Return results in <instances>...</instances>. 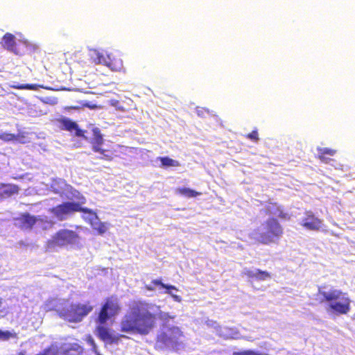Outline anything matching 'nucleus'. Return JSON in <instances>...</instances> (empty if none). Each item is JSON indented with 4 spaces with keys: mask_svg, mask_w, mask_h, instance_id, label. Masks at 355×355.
<instances>
[{
    "mask_svg": "<svg viewBox=\"0 0 355 355\" xmlns=\"http://www.w3.org/2000/svg\"><path fill=\"white\" fill-rule=\"evenodd\" d=\"M88 343H89L91 345L92 352L94 353H96L97 352V346H96L94 339L92 337L89 338Z\"/></svg>",
    "mask_w": 355,
    "mask_h": 355,
    "instance_id": "nucleus-29",
    "label": "nucleus"
},
{
    "mask_svg": "<svg viewBox=\"0 0 355 355\" xmlns=\"http://www.w3.org/2000/svg\"><path fill=\"white\" fill-rule=\"evenodd\" d=\"M159 160L162 163V166H166V167H178L180 166V164L178 161L168 157H162L159 158Z\"/></svg>",
    "mask_w": 355,
    "mask_h": 355,
    "instance_id": "nucleus-23",
    "label": "nucleus"
},
{
    "mask_svg": "<svg viewBox=\"0 0 355 355\" xmlns=\"http://www.w3.org/2000/svg\"><path fill=\"white\" fill-rule=\"evenodd\" d=\"M151 284H153L154 286H161L162 288H164V286H165V284L162 283L160 279H153L152 280Z\"/></svg>",
    "mask_w": 355,
    "mask_h": 355,
    "instance_id": "nucleus-32",
    "label": "nucleus"
},
{
    "mask_svg": "<svg viewBox=\"0 0 355 355\" xmlns=\"http://www.w3.org/2000/svg\"><path fill=\"white\" fill-rule=\"evenodd\" d=\"M182 336L183 333L180 329L173 326L158 334L156 342L160 347L175 349L181 343L180 339Z\"/></svg>",
    "mask_w": 355,
    "mask_h": 355,
    "instance_id": "nucleus-8",
    "label": "nucleus"
},
{
    "mask_svg": "<svg viewBox=\"0 0 355 355\" xmlns=\"http://www.w3.org/2000/svg\"><path fill=\"white\" fill-rule=\"evenodd\" d=\"M50 212L62 221L75 212L92 213V209L82 207L78 202H65L50 209Z\"/></svg>",
    "mask_w": 355,
    "mask_h": 355,
    "instance_id": "nucleus-7",
    "label": "nucleus"
},
{
    "mask_svg": "<svg viewBox=\"0 0 355 355\" xmlns=\"http://www.w3.org/2000/svg\"><path fill=\"white\" fill-rule=\"evenodd\" d=\"M52 302H53V300H51L50 301L48 302V303L46 304L45 309L46 311H51L53 309L51 307H50V306H49V304H51Z\"/></svg>",
    "mask_w": 355,
    "mask_h": 355,
    "instance_id": "nucleus-35",
    "label": "nucleus"
},
{
    "mask_svg": "<svg viewBox=\"0 0 355 355\" xmlns=\"http://www.w3.org/2000/svg\"><path fill=\"white\" fill-rule=\"evenodd\" d=\"M264 212L271 216L270 218H274V216H277L280 218L286 219L288 218V214L284 213L276 204L269 203L266 205L264 209H263Z\"/></svg>",
    "mask_w": 355,
    "mask_h": 355,
    "instance_id": "nucleus-16",
    "label": "nucleus"
},
{
    "mask_svg": "<svg viewBox=\"0 0 355 355\" xmlns=\"http://www.w3.org/2000/svg\"><path fill=\"white\" fill-rule=\"evenodd\" d=\"M318 297L329 314L340 315L350 311L351 300L347 293L340 290L332 287H319Z\"/></svg>",
    "mask_w": 355,
    "mask_h": 355,
    "instance_id": "nucleus-2",
    "label": "nucleus"
},
{
    "mask_svg": "<svg viewBox=\"0 0 355 355\" xmlns=\"http://www.w3.org/2000/svg\"><path fill=\"white\" fill-rule=\"evenodd\" d=\"M58 121L61 125V130L70 132L71 133L74 132V135L76 137L87 139L85 135V133L87 131L80 129L75 121H73L71 119L65 117L58 119Z\"/></svg>",
    "mask_w": 355,
    "mask_h": 355,
    "instance_id": "nucleus-11",
    "label": "nucleus"
},
{
    "mask_svg": "<svg viewBox=\"0 0 355 355\" xmlns=\"http://www.w3.org/2000/svg\"><path fill=\"white\" fill-rule=\"evenodd\" d=\"M205 112H206V110H205L203 109H201V110L197 109V113H198V116H202Z\"/></svg>",
    "mask_w": 355,
    "mask_h": 355,
    "instance_id": "nucleus-36",
    "label": "nucleus"
},
{
    "mask_svg": "<svg viewBox=\"0 0 355 355\" xmlns=\"http://www.w3.org/2000/svg\"><path fill=\"white\" fill-rule=\"evenodd\" d=\"M16 334H12L9 331H2L0 329V340H7L11 338H15Z\"/></svg>",
    "mask_w": 355,
    "mask_h": 355,
    "instance_id": "nucleus-26",
    "label": "nucleus"
},
{
    "mask_svg": "<svg viewBox=\"0 0 355 355\" xmlns=\"http://www.w3.org/2000/svg\"><path fill=\"white\" fill-rule=\"evenodd\" d=\"M86 93L87 94H94V92H87Z\"/></svg>",
    "mask_w": 355,
    "mask_h": 355,
    "instance_id": "nucleus-41",
    "label": "nucleus"
},
{
    "mask_svg": "<svg viewBox=\"0 0 355 355\" xmlns=\"http://www.w3.org/2000/svg\"><path fill=\"white\" fill-rule=\"evenodd\" d=\"M176 193L187 198H195L201 195L200 192L186 187L176 189Z\"/></svg>",
    "mask_w": 355,
    "mask_h": 355,
    "instance_id": "nucleus-21",
    "label": "nucleus"
},
{
    "mask_svg": "<svg viewBox=\"0 0 355 355\" xmlns=\"http://www.w3.org/2000/svg\"><path fill=\"white\" fill-rule=\"evenodd\" d=\"M234 355H244V352L234 353Z\"/></svg>",
    "mask_w": 355,
    "mask_h": 355,
    "instance_id": "nucleus-39",
    "label": "nucleus"
},
{
    "mask_svg": "<svg viewBox=\"0 0 355 355\" xmlns=\"http://www.w3.org/2000/svg\"><path fill=\"white\" fill-rule=\"evenodd\" d=\"M245 355H266V354L260 353L259 352H255L253 350H245Z\"/></svg>",
    "mask_w": 355,
    "mask_h": 355,
    "instance_id": "nucleus-33",
    "label": "nucleus"
},
{
    "mask_svg": "<svg viewBox=\"0 0 355 355\" xmlns=\"http://www.w3.org/2000/svg\"><path fill=\"white\" fill-rule=\"evenodd\" d=\"M283 234V228L275 218H268L261 228L249 234L253 239L263 244L276 243Z\"/></svg>",
    "mask_w": 355,
    "mask_h": 355,
    "instance_id": "nucleus-3",
    "label": "nucleus"
},
{
    "mask_svg": "<svg viewBox=\"0 0 355 355\" xmlns=\"http://www.w3.org/2000/svg\"><path fill=\"white\" fill-rule=\"evenodd\" d=\"M146 301L132 302L120 322V331L125 333L147 335L156 326L157 315L150 311Z\"/></svg>",
    "mask_w": 355,
    "mask_h": 355,
    "instance_id": "nucleus-1",
    "label": "nucleus"
},
{
    "mask_svg": "<svg viewBox=\"0 0 355 355\" xmlns=\"http://www.w3.org/2000/svg\"><path fill=\"white\" fill-rule=\"evenodd\" d=\"M318 153L320 154V159L325 163H328L329 161H331V159L327 158L324 157V155H334L335 153V150L327 148H318Z\"/></svg>",
    "mask_w": 355,
    "mask_h": 355,
    "instance_id": "nucleus-22",
    "label": "nucleus"
},
{
    "mask_svg": "<svg viewBox=\"0 0 355 355\" xmlns=\"http://www.w3.org/2000/svg\"><path fill=\"white\" fill-rule=\"evenodd\" d=\"M15 137L13 135L11 134H3L0 135V138L5 140V141H9Z\"/></svg>",
    "mask_w": 355,
    "mask_h": 355,
    "instance_id": "nucleus-31",
    "label": "nucleus"
},
{
    "mask_svg": "<svg viewBox=\"0 0 355 355\" xmlns=\"http://www.w3.org/2000/svg\"><path fill=\"white\" fill-rule=\"evenodd\" d=\"M245 138L253 142L254 144H257L259 141V137L258 134L257 129H254L250 133H248L245 135Z\"/></svg>",
    "mask_w": 355,
    "mask_h": 355,
    "instance_id": "nucleus-25",
    "label": "nucleus"
},
{
    "mask_svg": "<svg viewBox=\"0 0 355 355\" xmlns=\"http://www.w3.org/2000/svg\"><path fill=\"white\" fill-rule=\"evenodd\" d=\"M80 104L81 105L82 107H88L90 110H96V109L102 107V106H101V105H98L96 103H94L92 102H88L86 101H80Z\"/></svg>",
    "mask_w": 355,
    "mask_h": 355,
    "instance_id": "nucleus-27",
    "label": "nucleus"
},
{
    "mask_svg": "<svg viewBox=\"0 0 355 355\" xmlns=\"http://www.w3.org/2000/svg\"><path fill=\"white\" fill-rule=\"evenodd\" d=\"M17 185L12 184H0V200L9 198L19 193Z\"/></svg>",
    "mask_w": 355,
    "mask_h": 355,
    "instance_id": "nucleus-17",
    "label": "nucleus"
},
{
    "mask_svg": "<svg viewBox=\"0 0 355 355\" xmlns=\"http://www.w3.org/2000/svg\"><path fill=\"white\" fill-rule=\"evenodd\" d=\"M80 240L79 234L75 231L61 229L52 236L51 239L48 241L47 245L49 248H63L78 245Z\"/></svg>",
    "mask_w": 355,
    "mask_h": 355,
    "instance_id": "nucleus-5",
    "label": "nucleus"
},
{
    "mask_svg": "<svg viewBox=\"0 0 355 355\" xmlns=\"http://www.w3.org/2000/svg\"><path fill=\"white\" fill-rule=\"evenodd\" d=\"M20 42L26 47V50H22L17 47V44L15 42V37L12 33H7L2 38L3 46L16 55H23L26 51L31 52L37 49L36 44H31L26 40H20Z\"/></svg>",
    "mask_w": 355,
    "mask_h": 355,
    "instance_id": "nucleus-9",
    "label": "nucleus"
},
{
    "mask_svg": "<svg viewBox=\"0 0 355 355\" xmlns=\"http://www.w3.org/2000/svg\"><path fill=\"white\" fill-rule=\"evenodd\" d=\"M15 89H52L49 87H44L43 85H33V84H26V85H21L13 86Z\"/></svg>",
    "mask_w": 355,
    "mask_h": 355,
    "instance_id": "nucleus-24",
    "label": "nucleus"
},
{
    "mask_svg": "<svg viewBox=\"0 0 355 355\" xmlns=\"http://www.w3.org/2000/svg\"><path fill=\"white\" fill-rule=\"evenodd\" d=\"M164 288H166L167 290H168L167 291L168 293H171L170 290H177L176 287L175 286H173V285H166V284H165V286H164Z\"/></svg>",
    "mask_w": 355,
    "mask_h": 355,
    "instance_id": "nucleus-34",
    "label": "nucleus"
},
{
    "mask_svg": "<svg viewBox=\"0 0 355 355\" xmlns=\"http://www.w3.org/2000/svg\"><path fill=\"white\" fill-rule=\"evenodd\" d=\"M159 318L161 320H168L169 319H174L175 316L170 315L168 313L160 312L159 313Z\"/></svg>",
    "mask_w": 355,
    "mask_h": 355,
    "instance_id": "nucleus-28",
    "label": "nucleus"
},
{
    "mask_svg": "<svg viewBox=\"0 0 355 355\" xmlns=\"http://www.w3.org/2000/svg\"><path fill=\"white\" fill-rule=\"evenodd\" d=\"M245 275H248L249 277L258 281H263L270 278V275L268 272L263 271L257 268H254L249 270H245Z\"/></svg>",
    "mask_w": 355,
    "mask_h": 355,
    "instance_id": "nucleus-19",
    "label": "nucleus"
},
{
    "mask_svg": "<svg viewBox=\"0 0 355 355\" xmlns=\"http://www.w3.org/2000/svg\"><path fill=\"white\" fill-rule=\"evenodd\" d=\"M17 355H26V352L24 351H21L18 352Z\"/></svg>",
    "mask_w": 355,
    "mask_h": 355,
    "instance_id": "nucleus-38",
    "label": "nucleus"
},
{
    "mask_svg": "<svg viewBox=\"0 0 355 355\" xmlns=\"http://www.w3.org/2000/svg\"><path fill=\"white\" fill-rule=\"evenodd\" d=\"M18 221V227L21 230H31L37 221L35 216L29 213H23L16 218Z\"/></svg>",
    "mask_w": 355,
    "mask_h": 355,
    "instance_id": "nucleus-13",
    "label": "nucleus"
},
{
    "mask_svg": "<svg viewBox=\"0 0 355 355\" xmlns=\"http://www.w3.org/2000/svg\"><path fill=\"white\" fill-rule=\"evenodd\" d=\"M121 309L119 301L116 296L106 297L98 313L96 322L105 324L110 319L118 315Z\"/></svg>",
    "mask_w": 355,
    "mask_h": 355,
    "instance_id": "nucleus-6",
    "label": "nucleus"
},
{
    "mask_svg": "<svg viewBox=\"0 0 355 355\" xmlns=\"http://www.w3.org/2000/svg\"><path fill=\"white\" fill-rule=\"evenodd\" d=\"M302 225L310 230H318L321 227L322 221L311 213H307L302 218Z\"/></svg>",
    "mask_w": 355,
    "mask_h": 355,
    "instance_id": "nucleus-15",
    "label": "nucleus"
},
{
    "mask_svg": "<svg viewBox=\"0 0 355 355\" xmlns=\"http://www.w3.org/2000/svg\"><path fill=\"white\" fill-rule=\"evenodd\" d=\"M94 309L89 301L71 303L69 307L56 310L59 317L70 323H79Z\"/></svg>",
    "mask_w": 355,
    "mask_h": 355,
    "instance_id": "nucleus-4",
    "label": "nucleus"
},
{
    "mask_svg": "<svg viewBox=\"0 0 355 355\" xmlns=\"http://www.w3.org/2000/svg\"><path fill=\"white\" fill-rule=\"evenodd\" d=\"M51 187L55 193H62L67 190L69 185L64 180L58 178L52 181Z\"/></svg>",
    "mask_w": 355,
    "mask_h": 355,
    "instance_id": "nucleus-20",
    "label": "nucleus"
},
{
    "mask_svg": "<svg viewBox=\"0 0 355 355\" xmlns=\"http://www.w3.org/2000/svg\"><path fill=\"white\" fill-rule=\"evenodd\" d=\"M43 102L46 103H49L51 105H54L57 103V98H46L45 99L42 100Z\"/></svg>",
    "mask_w": 355,
    "mask_h": 355,
    "instance_id": "nucleus-30",
    "label": "nucleus"
},
{
    "mask_svg": "<svg viewBox=\"0 0 355 355\" xmlns=\"http://www.w3.org/2000/svg\"><path fill=\"white\" fill-rule=\"evenodd\" d=\"M145 288L146 290H148L149 291H152L155 289L154 287L150 285H146Z\"/></svg>",
    "mask_w": 355,
    "mask_h": 355,
    "instance_id": "nucleus-37",
    "label": "nucleus"
},
{
    "mask_svg": "<svg viewBox=\"0 0 355 355\" xmlns=\"http://www.w3.org/2000/svg\"><path fill=\"white\" fill-rule=\"evenodd\" d=\"M96 334L98 337L103 341H109L110 343H116L119 337H125L123 335L119 336H112L109 329L105 327L104 324H99L96 327Z\"/></svg>",
    "mask_w": 355,
    "mask_h": 355,
    "instance_id": "nucleus-14",
    "label": "nucleus"
},
{
    "mask_svg": "<svg viewBox=\"0 0 355 355\" xmlns=\"http://www.w3.org/2000/svg\"><path fill=\"white\" fill-rule=\"evenodd\" d=\"M93 137L91 141L92 149L94 153L101 155L99 157L101 159L110 162L113 159V152L110 150L104 149L101 147L103 144V137L101 130L98 128L92 129Z\"/></svg>",
    "mask_w": 355,
    "mask_h": 355,
    "instance_id": "nucleus-10",
    "label": "nucleus"
},
{
    "mask_svg": "<svg viewBox=\"0 0 355 355\" xmlns=\"http://www.w3.org/2000/svg\"><path fill=\"white\" fill-rule=\"evenodd\" d=\"M107 60L104 58L103 55L99 56V62L104 63L107 67H109L112 70L116 71H120L123 69V61L119 57L116 55H113L112 54L107 55Z\"/></svg>",
    "mask_w": 355,
    "mask_h": 355,
    "instance_id": "nucleus-12",
    "label": "nucleus"
},
{
    "mask_svg": "<svg viewBox=\"0 0 355 355\" xmlns=\"http://www.w3.org/2000/svg\"><path fill=\"white\" fill-rule=\"evenodd\" d=\"M68 352H69L68 350H65L64 352V355H68Z\"/></svg>",
    "mask_w": 355,
    "mask_h": 355,
    "instance_id": "nucleus-40",
    "label": "nucleus"
},
{
    "mask_svg": "<svg viewBox=\"0 0 355 355\" xmlns=\"http://www.w3.org/2000/svg\"><path fill=\"white\" fill-rule=\"evenodd\" d=\"M88 214L91 216L89 223L91 225L92 229L96 231L99 234H104L107 230L105 224L99 220L96 214L92 210V213Z\"/></svg>",
    "mask_w": 355,
    "mask_h": 355,
    "instance_id": "nucleus-18",
    "label": "nucleus"
}]
</instances>
